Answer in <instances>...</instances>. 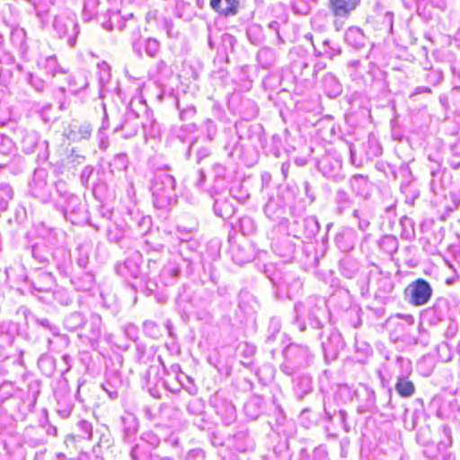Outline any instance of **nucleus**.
I'll return each mask as SVG.
<instances>
[{
  "label": "nucleus",
  "instance_id": "nucleus-1",
  "mask_svg": "<svg viewBox=\"0 0 460 460\" xmlns=\"http://www.w3.org/2000/svg\"><path fill=\"white\" fill-rule=\"evenodd\" d=\"M432 288L424 279L412 281L405 289L409 296V302L414 306L426 305L431 298Z\"/></svg>",
  "mask_w": 460,
  "mask_h": 460
},
{
  "label": "nucleus",
  "instance_id": "nucleus-2",
  "mask_svg": "<svg viewBox=\"0 0 460 460\" xmlns=\"http://www.w3.org/2000/svg\"><path fill=\"white\" fill-rule=\"evenodd\" d=\"M359 3V0H328L329 9L335 18L336 30L341 29V26L337 25L340 20L349 18Z\"/></svg>",
  "mask_w": 460,
  "mask_h": 460
},
{
  "label": "nucleus",
  "instance_id": "nucleus-3",
  "mask_svg": "<svg viewBox=\"0 0 460 460\" xmlns=\"http://www.w3.org/2000/svg\"><path fill=\"white\" fill-rule=\"evenodd\" d=\"M209 4L216 13L228 17L237 14L240 2L239 0H210Z\"/></svg>",
  "mask_w": 460,
  "mask_h": 460
},
{
  "label": "nucleus",
  "instance_id": "nucleus-4",
  "mask_svg": "<svg viewBox=\"0 0 460 460\" xmlns=\"http://www.w3.org/2000/svg\"><path fill=\"white\" fill-rule=\"evenodd\" d=\"M395 389L398 394L402 398H409L415 393V385L411 381L404 378H398L395 384Z\"/></svg>",
  "mask_w": 460,
  "mask_h": 460
},
{
  "label": "nucleus",
  "instance_id": "nucleus-5",
  "mask_svg": "<svg viewBox=\"0 0 460 460\" xmlns=\"http://www.w3.org/2000/svg\"><path fill=\"white\" fill-rule=\"evenodd\" d=\"M431 93V90L429 88H423V89H420V90H417L414 94H417V93Z\"/></svg>",
  "mask_w": 460,
  "mask_h": 460
}]
</instances>
